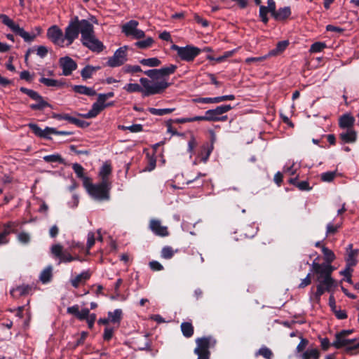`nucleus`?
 I'll return each mask as SVG.
<instances>
[{"label": "nucleus", "instance_id": "obj_1", "mask_svg": "<svg viewBox=\"0 0 359 359\" xmlns=\"http://www.w3.org/2000/svg\"><path fill=\"white\" fill-rule=\"evenodd\" d=\"M140 85L138 83H128L123 89L128 93H141L144 97L162 93L170 86L165 79L161 81H150L147 78H140Z\"/></svg>", "mask_w": 359, "mask_h": 359}, {"label": "nucleus", "instance_id": "obj_2", "mask_svg": "<svg viewBox=\"0 0 359 359\" xmlns=\"http://www.w3.org/2000/svg\"><path fill=\"white\" fill-rule=\"evenodd\" d=\"M311 266L313 273L316 275V280L318 282L315 297L317 301H319L325 291L330 292L334 287V280L331 276L332 269L329 266L319 265L316 260L313 262Z\"/></svg>", "mask_w": 359, "mask_h": 359}, {"label": "nucleus", "instance_id": "obj_3", "mask_svg": "<svg viewBox=\"0 0 359 359\" xmlns=\"http://www.w3.org/2000/svg\"><path fill=\"white\" fill-rule=\"evenodd\" d=\"M81 36L82 44L94 53H100L104 46L95 35L93 25L87 20H81Z\"/></svg>", "mask_w": 359, "mask_h": 359}, {"label": "nucleus", "instance_id": "obj_4", "mask_svg": "<svg viewBox=\"0 0 359 359\" xmlns=\"http://www.w3.org/2000/svg\"><path fill=\"white\" fill-rule=\"evenodd\" d=\"M353 332L352 330H344L335 334L332 345L336 348H344V352L349 355L359 354V341L356 339H348V336Z\"/></svg>", "mask_w": 359, "mask_h": 359}, {"label": "nucleus", "instance_id": "obj_5", "mask_svg": "<svg viewBox=\"0 0 359 359\" xmlns=\"http://www.w3.org/2000/svg\"><path fill=\"white\" fill-rule=\"evenodd\" d=\"M84 187L88 194L97 201H108L110 198V190L111 184H103L100 182L98 184H93L91 180L88 182V180L85 179Z\"/></svg>", "mask_w": 359, "mask_h": 359}, {"label": "nucleus", "instance_id": "obj_6", "mask_svg": "<svg viewBox=\"0 0 359 359\" xmlns=\"http://www.w3.org/2000/svg\"><path fill=\"white\" fill-rule=\"evenodd\" d=\"M81 20H79V18L76 16L65 28L64 34L65 46H70L79 36V33L81 34Z\"/></svg>", "mask_w": 359, "mask_h": 359}, {"label": "nucleus", "instance_id": "obj_7", "mask_svg": "<svg viewBox=\"0 0 359 359\" xmlns=\"http://www.w3.org/2000/svg\"><path fill=\"white\" fill-rule=\"evenodd\" d=\"M0 19L5 25L8 27L15 34L22 37L25 41L31 42L34 39V34H30L27 32H25L22 28L20 27L18 24L15 23L13 20L9 18L8 15L0 14Z\"/></svg>", "mask_w": 359, "mask_h": 359}, {"label": "nucleus", "instance_id": "obj_8", "mask_svg": "<svg viewBox=\"0 0 359 359\" xmlns=\"http://www.w3.org/2000/svg\"><path fill=\"white\" fill-rule=\"evenodd\" d=\"M172 48L177 51V55L182 60L191 62L201 53V49L198 47L188 45L184 47L173 45Z\"/></svg>", "mask_w": 359, "mask_h": 359}, {"label": "nucleus", "instance_id": "obj_9", "mask_svg": "<svg viewBox=\"0 0 359 359\" xmlns=\"http://www.w3.org/2000/svg\"><path fill=\"white\" fill-rule=\"evenodd\" d=\"M139 22L137 20H131L122 26V32L127 36L135 39H142L145 37V33L138 29Z\"/></svg>", "mask_w": 359, "mask_h": 359}, {"label": "nucleus", "instance_id": "obj_10", "mask_svg": "<svg viewBox=\"0 0 359 359\" xmlns=\"http://www.w3.org/2000/svg\"><path fill=\"white\" fill-rule=\"evenodd\" d=\"M128 47L123 46L118 48L113 56L110 57L107 62V66L110 67H117L123 65L127 61V50Z\"/></svg>", "mask_w": 359, "mask_h": 359}, {"label": "nucleus", "instance_id": "obj_11", "mask_svg": "<svg viewBox=\"0 0 359 359\" xmlns=\"http://www.w3.org/2000/svg\"><path fill=\"white\" fill-rule=\"evenodd\" d=\"M50 250L52 254L60 259L59 263H68L79 259L78 257H73L67 251H64L60 244L52 245Z\"/></svg>", "mask_w": 359, "mask_h": 359}, {"label": "nucleus", "instance_id": "obj_12", "mask_svg": "<svg viewBox=\"0 0 359 359\" xmlns=\"http://www.w3.org/2000/svg\"><path fill=\"white\" fill-rule=\"evenodd\" d=\"M47 36L54 44L60 47L65 46L64 34L57 26L53 25L48 28Z\"/></svg>", "mask_w": 359, "mask_h": 359}, {"label": "nucleus", "instance_id": "obj_13", "mask_svg": "<svg viewBox=\"0 0 359 359\" xmlns=\"http://www.w3.org/2000/svg\"><path fill=\"white\" fill-rule=\"evenodd\" d=\"M232 109L230 104L220 105L215 109H209L205 111L207 121H218L220 115H222Z\"/></svg>", "mask_w": 359, "mask_h": 359}, {"label": "nucleus", "instance_id": "obj_14", "mask_svg": "<svg viewBox=\"0 0 359 359\" xmlns=\"http://www.w3.org/2000/svg\"><path fill=\"white\" fill-rule=\"evenodd\" d=\"M59 65L62 69V75L69 76L77 68L76 62L68 56L62 57L59 60Z\"/></svg>", "mask_w": 359, "mask_h": 359}, {"label": "nucleus", "instance_id": "obj_15", "mask_svg": "<svg viewBox=\"0 0 359 359\" xmlns=\"http://www.w3.org/2000/svg\"><path fill=\"white\" fill-rule=\"evenodd\" d=\"M149 229L156 235L159 236H167L169 234L168 227L163 226L158 219H152L149 223Z\"/></svg>", "mask_w": 359, "mask_h": 359}, {"label": "nucleus", "instance_id": "obj_16", "mask_svg": "<svg viewBox=\"0 0 359 359\" xmlns=\"http://www.w3.org/2000/svg\"><path fill=\"white\" fill-rule=\"evenodd\" d=\"M339 139L343 144L353 143L356 141L357 133L353 128L344 129L339 134Z\"/></svg>", "mask_w": 359, "mask_h": 359}, {"label": "nucleus", "instance_id": "obj_17", "mask_svg": "<svg viewBox=\"0 0 359 359\" xmlns=\"http://www.w3.org/2000/svg\"><path fill=\"white\" fill-rule=\"evenodd\" d=\"M197 346L194 349V352L199 351H210L209 349L211 345L215 344V341L211 337L198 338L196 341Z\"/></svg>", "mask_w": 359, "mask_h": 359}, {"label": "nucleus", "instance_id": "obj_18", "mask_svg": "<svg viewBox=\"0 0 359 359\" xmlns=\"http://www.w3.org/2000/svg\"><path fill=\"white\" fill-rule=\"evenodd\" d=\"M90 276L89 271H83L75 278H72L70 283L74 288H77L81 284H84L90 278Z\"/></svg>", "mask_w": 359, "mask_h": 359}, {"label": "nucleus", "instance_id": "obj_19", "mask_svg": "<svg viewBox=\"0 0 359 359\" xmlns=\"http://www.w3.org/2000/svg\"><path fill=\"white\" fill-rule=\"evenodd\" d=\"M111 171L112 169L110 164L105 163L102 165L99 172V177H100L101 182H103V184H111L109 180V176L111 173Z\"/></svg>", "mask_w": 359, "mask_h": 359}, {"label": "nucleus", "instance_id": "obj_20", "mask_svg": "<svg viewBox=\"0 0 359 359\" xmlns=\"http://www.w3.org/2000/svg\"><path fill=\"white\" fill-rule=\"evenodd\" d=\"M107 104H102V103L95 102L92 105V108L86 114H82L81 116L86 118H95L97 114H99Z\"/></svg>", "mask_w": 359, "mask_h": 359}, {"label": "nucleus", "instance_id": "obj_21", "mask_svg": "<svg viewBox=\"0 0 359 359\" xmlns=\"http://www.w3.org/2000/svg\"><path fill=\"white\" fill-rule=\"evenodd\" d=\"M322 252L324 255L325 262L319 264V265L329 266L332 268L333 272L335 269L331 265V263L335 259V255L334 252L325 246H322Z\"/></svg>", "mask_w": 359, "mask_h": 359}, {"label": "nucleus", "instance_id": "obj_22", "mask_svg": "<svg viewBox=\"0 0 359 359\" xmlns=\"http://www.w3.org/2000/svg\"><path fill=\"white\" fill-rule=\"evenodd\" d=\"M39 82L43 83V85H45L47 87H55L57 88H63V87L67 86V84L65 82L62 81V80L48 79V78H45L43 76L40 78Z\"/></svg>", "mask_w": 359, "mask_h": 359}, {"label": "nucleus", "instance_id": "obj_23", "mask_svg": "<svg viewBox=\"0 0 359 359\" xmlns=\"http://www.w3.org/2000/svg\"><path fill=\"white\" fill-rule=\"evenodd\" d=\"M354 122L355 118L352 116L344 114L339 118V124L340 128L343 129L353 128Z\"/></svg>", "mask_w": 359, "mask_h": 359}, {"label": "nucleus", "instance_id": "obj_24", "mask_svg": "<svg viewBox=\"0 0 359 359\" xmlns=\"http://www.w3.org/2000/svg\"><path fill=\"white\" fill-rule=\"evenodd\" d=\"M36 102L30 104L29 107L32 110H43L46 107H51V105L44 100L43 97L39 94V97L34 99Z\"/></svg>", "mask_w": 359, "mask_h": 359}, {"label": "nucleus", "instance_id": "obj_25", "mask_svg": "<svg viewBox=\"0 0 359 359\" xmlns=\"http://www.w3.org/2000/svg\"><path fill=\"white\" fill-rule=\"evenodd\" d=\"M291 15V9L289 6L280 8L273 15V18L276 20H283Z\"/></svg>", "mask_w": 359, "mask_h": 359}, {"label": "nucleus", "instance_id": "obj_26", "mask_svg": "<svg viewBox=\"0 0 359 359\" xmlns=\"http://www.w3.org/2000/svg\"><path fill=\"white\" fill-rule=\"evenodd\" d=\"M177 68V67L175 65H170L167 67H163L161 69H158L161 78L159 81L165 79L168 82L167 79L165 77L175 73Z\"/></svg>", "mask_w": 359, "mask_h": 359}, {"label": "nucleus", "instance_id": "obj_27", "mask_svg": "<svg viewBox=\"0 0 359 359\" xmlns=\"http://www.w3.org/2000/svg\"><path fill=\"white\" fill-rule=\"evenodd\" d=\"M107 315L109 320L111 323L114 324H117V326L119 325L123 316V312L121 309H115L114 311H109Z\"/></svg>", "mask_w": 359, "mask_h": 359}, {"label": "nucleus", "instance_id": "obj_28", "mask_svg": "<svg viewBox=\"0 0 359 359\" xmlns=\"http://www.w3.org/2000/svg\"><path fill=\"white\" fill-rule=\"evenodd\" d=\"M74 91L79 94L86 95L88 96H93L96 95V91L94 88L87 87L85 86H74L72 87Z\"/></svg>", "mask_w": 359, "mask_h": 359}, {"label": "nucleus", "instance_id": "obj_29", "mask_svg": "<svg viewBox=\"0 0 359 359\" xmlns=\"http://www.w3.org/2000/svg\"><path fill=\"white\" fill-rule=\"evenodd\" d=\"M52 271L53 267L51 266H48L46 269H44L41 273L40 280L43 283H49L53 276Z\"/></svg>", "mask_w": 359, "mask_h": 359}, {"label": "nucleus", "instance_id": "obj_30", "mask_svg": "<svg viewBox=\"0 0 359 359\" xmlns=\"http://www.w3.org/2000/svg\"><path fill=\"white\" fill-rule=\"evenodd\" d=\"M154 43V39L151 36H148L143 40H140L135 42V46L140 49H147L152 46Z\"/></svg>", "mask_w": 359, "mask_h": 359}, {"label": "nucleus", "instance_id": "obj_31", "mask_svg": "<svg viewBox=\"0 0 359 359\" xmlns=\"http://www.w3.org/2000/svg\"><path fill=\"white\" fill-rule=\"evenodd\" d=\"M288 44H289V42L287 41H279L277 43L276 48L271 50L269 53V55L272 56V55H276L281 53L286 49Z\"/></svg>", "mask_w": 359, "mask_h": 359}, {"label": "nucleus", "instance_id": "obj_32", "mask_svg": "<svg viewBox=\"0 0 359 359\" xmlns=\"http://www.w3.org/2000/svg\"><path fill=\"white\" fill-rule=\"evenodd\" d=\"M140 62L143 66L156 67H158L161 62L157 57L144 58L140 60Z\"/></svg>", "mask_w": 359, "mask_h": 359}, {"label": "nucleus", "instance_id": "obj_33", "mask_svg": "<svg viewBox=\"0 0 359 359\" xmlns=\"http://www.w3.org/2000/svg\"><path fill=\"white\" fill-rule=\"evenodd\" d=\"M148 111L153 115L162 116L169 114L175 111V108L156 109L150 107Z\"/></svg>", "mask_w": 359, "mask_h": 359}, {"label": "nucleus", "instance_id": "obj_34", "mask_svg": "<svg viewBox=\"0 0 359 359\" xmlns=\"http://www.w3.org/2000/svg\"><path fill=\"white\" fill-rule=\"evenodd\" d=\"M72 168H73L74 172L76 174V176L82 180L83 185H84L85 179L88 180V182L90 181V179L89 177L84 175V174H83L84 169L80 164H79V163L73 164Z\"/></svg>", "mask_w": 359, "mask_h": 359}, {"label": "nucleus", "instance_id": "obj_35", "mask_svg": "<svg viewBox=\"0 0 359 359\" xmlns=\"http://www.w3.org/2000/svg\"><path fill=\"white\" fill-rule=\"evenodd\" d=\"M181 330L184 337L189 338L194 334V327L190 323L184 322L181 324Z\"/></svg>", "mask_w": 359, "mask_h": 359}, {"label": "nucleus", "instance_id": "obj_36", "mask_svg": "<svg viewBox=\"0 0 359 359\" xmlns=\"http://www.w3.org/2000/svg\"><path fill=\"white\" fill-rule=\"evenodd\" d=\"M18 226L17 222H9L4 225V230L1 232L6 236H8L11 233L15 232V228Z\"/></svg>", "mask_w": 359, "mask_h": 359}, {"label": "nucleus", "instance_id": "obj_37", "mask_svg": "<svg viewBox=\"0 0 359 359\" xmlns=\"http://www.w3.org/2000/svg\"><path fill=\"white\" fill-rule=\"evenodd\" d=\"M18 226L17 222H9L4 225V230L1 232L6 236H8L11 233L15 232V228Z\"/></svg>", "mask_w": 359, "mask_h": 359}, {"label": "nucleus", "instance_id": "obj_38", "mask_svg": "<svg viewBox=\"0 0 359 359\" xmlns=\"http://www.w3.org/2000/svg\"><path fill=\"white\" fill-rule=\"evenodd\" d=\"M319 351L316 348L308 349L302 355V359H318L319 358Z\"/></svg>", "mask_w": 359, "mask_h": 359}, {"label": "nucleus", "instance_id": "obj_39", "mask_svg": "<svg viewBox=\"0 0 359 359\" xmlns=\"http://www.w3.org/2000/svg\"><path fill=\"white\" fill-rule=\"evenodd\" d=\"M31 290V287L29 285H21L17 287L15 289H13L11 290V294L13 296H15L16 293L19 295H25L29 292Z\"/></svg>", "mask_w": 359, "mask_h": 359}, {"label": "nucleus", "instance_id": "obj_40", "mask_svg": "<svg viewBox=\"0 0 359 359\" xmlns=\"http://www.w3.org/2000/svg\"><path fill=\"white\" fill-rule=\"evenodd\" d=\"M144 74L151 79V81H157L161 79L158 69H152L144 71Z\"/></svg>", "mask_w": 359, "mask_h": 359}, {"label": "nucleus", "instance_id": "obj_41", "mask_svg": "<svg viewBox=\"0 0 359 359\" xmlns=\"http://www.w3.org/2000/svg\"><path fill=\"white\" fill-rule=\"evenodd\" d=\"M43 160L47 163H62L63 159L59 154H51L43 156Z\"/></svg>", "mask_w": 359, "mask_h": 359}, {"label": "nucleus", "instance_id": "obj_42", "mask_svg": "<svg viewBox=\"0 0 359 359\" xmlns=\"http://www.w3.org/2000/svg\"><path fill=\"white\" fill-rule=\"evenodd\" d=\"M341 226V224H334L332 222L327 224L326 227V236L334 234Z\"/></svg>", "mask_w": 359, "mask_h": 359}, {"label": "nucleus", "instance_id": "obj_43", "mask_svg": "<svg viewBox=\"0 0 359 359\" xmlns=\"http://www.w3.org/2000/svg\"><path fill=\"white\" fill-rule=\"evenodd\" d=\"M95 68L91 66L85 67L81 72V75L83 79H87L91 77L95 72Z\"/></svg>", "mask_w": 359, "mask_h": 359}, {"label": "nucleus", "instance_id": "obj_44", "mask_svg": "<svg viewBox=\"0 0 359 359\" xmlns=\"http://www.w3.org/2000/svg\"><path fill=\"white\" fill-rule=\"evenodd\" d=\"M268 13H270L269 10L267 9V7L265 6H259V17L262 19V21L266 24L269 21V18L267 16Z\"/></svg>", "mask_w": 359, "mask_h": 359}, {"label": "nucleus", "instance_id": "obj_45", "mask_svg": "<svg viewBox=\"0 0 359 359\" xmlns=\"http://www.w3.org/2000/svg\"><path fill=\"white\" fill-rule=\"evenodd\" d=\"M174 255V250L170 246H165L161 250V257L164 259H169Z\"/></svg>", "mask_w": 359, "mask_h": 359}, {"label": "nucleus", "instance_id": "obj_46", "mask_svg": "<svg viewBox=\"0 0 359 359\" xmlns=\"http://www.w3.org/2000/svg\"><path fill=\"white\" fill-rule=\"evenodd\" d=\"M261 355L266 359H271L273 357L272 351L267 347L263 346L257 353V355Z\"/></svg>", "mask_w": 359, "mask_h": 359}, {"label": "nucleus", "instance_id": "obj_47", "mask_svg": "<svg viewBox=\"0 0 359 359\" xmlns=\"http://www.w3.org/2000/svg\"><path fill=\"white\" fill-rule=\"evenodd\" d=\"M20 90L22 93L27 95L32 100L39 97V93H37L35 90H31V89H28V88H25V87H21L20 88Z\"/></svg>", "mask_w": 359, "mask_h": 359}, {"label": "nucleus", "instance_id": "obj_48", "mask_svg": "<svg viewBox=\"0 0 359 359\" xmlns=\"http://www.w3.org/2000/svg\"><path fill=\"white\" fill-rule=\"evenodd\" d=\"M326 45L323 42H316L313 43L310 48V52L311 53H319L321 52L325 48Z\"/></svg>", "mask_w": 359, "mask_h": 359}, {"label": "nucleus", "instance_id": "obj_49", "mask_svg": "<svg viewBox=\"0 0 359 359\" xmlns=\"http://www.w3.org/2000/svg\"><path fill=\"white\" fill-rule=\"evenodd\" d=\"M18 240L22 244H27L30 241V235L27 232H20L18 234Z\"/></svg>", "mask_w": 359, "mask_h": 359}, {"label": "nucleus", "instance_id": "obj_50", "mask_svg": "<svg viewBox=\"0 0 359 359\" xmlns=\"http://www.w3.org/2000/svg\"><path fill=\"white\" fill-rule=\"evenodd\" d=\"M336 176V172H326L321 174V180L323 182H330L334 180Z\"/></svg>", "mask_w": 359, "mask_h": 359}, {"label": "nucleus", "instance_id": "obj_51", "mask_svg": "<svg viewBox=\"0 0 359 359\" xmlns=\"http://www.w3.org/2000/svg\"><path fill=\"white\" fill-rule=\"evenodd\" d=\"M355 253L354 251H351L346 258V266H353L356 264V259H355Z\"/></svg>", "mask_w": 359, "mask_h": 359}, {"label": "nucleus", "instance_id": "obj_52", "mask_svg": "<svg viewBox=\"0 0 359 359\" xmlns=\"http://www.w3.org/2000/svg\"><path fill=\"white\" fill-rule=\"evenodd\" d=\"M29 127L36 136L41 137V136L43 135L42 134L43 129L38 126V125L35 123H29Z\"/></svg>", "mask_w": 359, "mask_h": 359}, {"label": "nucleus", "instance_id": "obj_53", "mask_svg": "<svg viewBox=\"0 0 359 359\" xmlns=\"http://www.w3.org/2000/svg\"><path fill=\"white\" fill-rule=\"evenodd\" d=\"M53 117L57 120H66L68 121L69 123H72V121H74V117L71 116L70 115L67 114H54Z\"/></svg>", "mask_w": 359, "mask_h": 359}, {"label": "nucleus", "instance_id": "obj_54", "mask_svg": "<svg viewBox=\"0 0 359 359\" xmlns=\"http://www.w3.org/2000/svg\"><path fill=\"white\" fill-rule=\"evenodd\" d=\"M54 133H56V129L54 128H50V127H46L45 129H43L42 134L43 135L41 136L43 138L46 139H50V135H54Z\"/></svg>", "mask_w": 359, "mask_h": 359}, {"label": "nucleus", "instance_id": "obj_55", "mask_svg": "<svg viewBox=\"0 0 359 359\" xmlns=\"http://www.w3.org/2000/svg\"><path fill=\"white\" fill-rule=\"evenodd\" d=\"M114 334V329L112 327H106L104 330L103 339L105 341H109Z\"/></svg>", "mask_w": 359, "mask_h": 359}, {"label": "nucleus", "instance_id": "obj_56", "mask_svg": "<svg viewBox=\"0 0 359 359\" xmlns=\"http://www.w3.org/2000/svg\"><path fill=\"white\" fill-rule=\"evenodd\" d=\"M90 315V311L88 309H83L82 310H79V314L76 318L80 320H86L88 316Z\"/></svg>", "mask_w": 359, "mask_h": 359}, {"label": "nucleus", "instance_id": "obj_57", "mask_svg": "<svg viewBox=\"0 0 359 359\" xmlns=\"http://www.w3.org/2000/svg\"><path fill=\"white\" fill-rule=\"evenodd\" d=\"M95 233L92 231L89 232L88 233V238H87V248L88 250H90L93 245L95 244Z\"/></svg>", "mask_w": 359, "mask_h": 359}, {"label": "nucleus", "instance_id": "obj_58", "mask_svg": "<svg viewBox=\"0 0 359 359\" xmlns=\"http://www.w3.org/2000/svg\"><path fill=\"white\" fill-rule=\"evenodd\" d=\"M128 130L131 133H140L143 130V126L141 124H133L128 126Z\"/></svg>", "mask_w": 359, "mask_h": 359}, {"label": "nucleus", "instance_id": "obj_59", "mask_svg": "<svg viewBox=\"0 0 359 359\" xmlns=\"http://www.w3.org/2000/svg\"><path fill=\"white\" fill-rule=\"evenodd\" d=\"M48 52V48L44 46H39L36 48V54L40 57H44L47 55Z\"/></svg>", "mask_w": 359, "mask_h": 359}, {"label": "nucleus", "instance_id": "obj_60", "mask_svg": "<svg viewBox=\"0 0 359 359\" xmlns=\"http://www.w3.org/2000/svg\"><path fill=\"white\" fill-rule=\"evenodd\" d=\"M267 4V9L269 10L271 15L273 16L274 13L276 11V2L274 1V0H268Z\"/></svg>", "mask_w": 359, "mask_h": 359}, {"label": "nucleus", "instance_id": "obj_61", "mask_svg": "<svg viewBox=\"0 0 359 359\" xmlns=\"http://www.w3.org/2000/svg\"><path fill=\"white\" fill-rule=\"evenodd\" d=\"M296 185L302 191H309L311 189L309 184L307 181H302L298 182Z\"/></svg>", "mask_w": 359, "mask_h": 359}, {"label": "nucleus", "instance_id": "obj_62", "mask_svg": "<svg viewBox=\"0 0 359 359\" xmlns=\"http://www.w3.org/2000/svg\"><path fill=\"white\" fill-rule=\"evenodd\" d=\"M67 312L69 314L74 315L76 317L79 312V305L76 304L72 306L68 307L67 309Z\"/></svg>", "mask_w": 359, "mask_h": 359}, {"label": "nucleus", "instance_id": "obj_63", "mask_svg": "<svg viewBox=\"0 0 359 359\" xmlns=\"http://www.w3.org/2000/svg\"><path fill=\"white\" fill-rule=\"evenodd\" d=\"M194 353L198 355V359H210V351H199Z\"/></svg>", "mask_w": 359, "mask_h": 359}, {"label": "nucleus", "instance_id": "obj_64", "mask_svg": "<svg viewBox=\"0 0 359 359\" xmlns=\"http://www.w3.org/2000/svg\"><path fill=\"white\" fill-rule=\"evenodd\" d=\"M149 266L154 271H161L163 269V266L157 261L150 262Z\"/></svg>", "mask_w": 359, "mask_h": 359}]
</instances>
